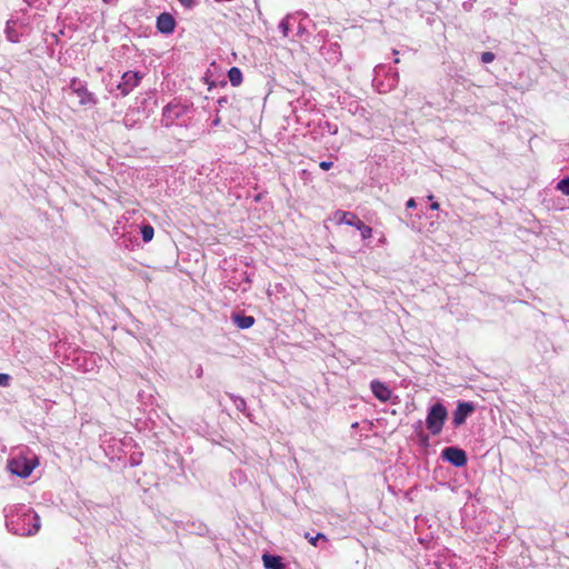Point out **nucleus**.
Masks as SVG:
<instances>
[{
	"instance_id": "obj_17",
	"label": "nucleus",
	"mask_w": 569,
	"mask_h": 569,
	"mask_svg": "<svg viewBox=\"0 0 569 569\" xmlns=\"http://www.w3.org/2000/svg\"><path fill=\"white\" fill-rule=\"evenodd\" d=\"M137 113H139V110L132 109L124 114L122 122L126 128L132 129L136 126L138 122V119L136 118Z\"/></svg>"
},
{
	"instance_id": "obj_8",
	"label": "nucleus",
	"mask_w": 569,
	"mask_h": 569,
	"mask_svg": "<svg viewBox=\"0 0 569 569\" xmlns=\"http://www.w3.org/2000/svg\"><path fill=\"white\" fill-rule=\"evenodd\" d=\"M476 410V406L471 401H458L457 408L452 413V426L458 428L462 426L467 418Z\"/></svg>"
},
{
	"instance_id": "obj_39",
	"label": "nucleus",
	"mask_w": 569,
	"mask_h": 569,
	"mask_svg": "<svg viewBox=\"0 0 569 569\" xmlns=\"http://www.w3.org/2000/svg\"><path fill=\"white\" fill-rule=\"evenodd\" d=\"M428 199H429V200H432V199H433V196H432V194H429V196H428Z\"/></svg>"
},
{
	"instance_id": "obj_11",
	"label": "nucleus",
	"mask_w": 569,
	"mask_h": 569,
	"mask_svg": "<svg viewBox=\"0 0 569 569\" xmlns=\"http://www.w3.org/2000/svg\"><path fill=\"white\" fill-rule=\"evenodd\" d=\"M370 389L373 396L382 402H387L391 398L392 391L386 383L379 380H372L370 382Z\"/></svg>"
},
{
	"instance_id": "obj_30",
	"label": "nucleus",
	"mask_w": 569,
	"mask_h": 569,
	"mask_svg": "<svg viewBox=\"0 0 569 569\" xmlns=\"http://www.w3.org/2000/svg\"><path fill=\"white\" fill-rule=\"evenodd\" d=\"M217 103L220 108H222L226 103H228V98L227 97H220L218 100H217Z\"/></svg>"
},
{
	"instance_id": "obj_9",
	"label": "nucleus",
	"mask_w": 569,
	"mask_h": 569,
	"mask_svg": "<svg viewBox=\"0 0 569 569\" xmlns=\"http://www.w3.org/2000/svg\"><path fill=\"white\" fill-rule=\"evenodd\" d=\"M142 79V74L138 71H127L122 74L121 81L118 84L122 96L129 94L134 88H137Z\"/></svg>"
},
{
	"instance_id": "obj_13",
	"label": "nucleus",
	"mask_w": 569,
	"mask_h": 569,
	"mask_svg": "<svg viewBox=\"0 0 569 569\" xmlns=\"http://www.w3.org/2000/svg\"><path fill=\"white\" fill-rule=\"evenodd\" d=\"M262 561L266 569H284V563L280 556L264 553Z\"/></svg>"
},
{
	"instance_id": "obj_19",
	"label": "nucleus",
	"mask_w": 569,
	"mask_h": 569,
	"mask_svg": "<svg viewBox=\"0 0 569 569\" xmlns=\"http://www.w3.org/2000/svg\"><path fill=\"white\" fill-rule=\"evenodd\" d=\"M296 18L293 16H287L286 18H283L280 23H279V30L280 32L282 33L283 37H288L289 34V29H290V21L291 20H295Z\"/></svg>"
},
{
	"instance_id": "obj_1",
	"label": "nucleus",
	"mask_w": 569,
	"mask_h": 569,
	"mask_svg": "<svg viewBox=\"0 0 569 569\" xmlns=\"http://www.w3.org/2000/svg\"><path fill=\"white\" fill-rule=\"evenodd\" d=\"M4 511L6 527L11 533L28 537L39 531L41 526L40 518L30 507L18 505Z\"/></svg>"
},
{
	"instance_id": "obj_18",
	"label": "nucleus",
	"mask_w": 569,
	"mask_h": 569,
	"mask_svg": "<svg viewBox=\"0 0 569 569\" xmlns=\"http://www.w3.org/2000/svg\"><path fill=\"white\" fill-rule=\"evenodd\" d=\"M227 396L232 400V402L236 406L237 410H239L242 413H246V411H247V402H246V400L242 397L236 396L234 393H227Z\"/></svg>"
},
{
	"instance_id": "obj_12",
	"label": "nucleus",
	"mask_w": 569,
	"mask_h": 569,
	"mask_svg": "<svg viewBox=\"0 0 569 569\" xmlns=\"http://www.w3.org/2000/svg\"><path fill=\"white\" fill-rule=\"evenodd\" d=\"M321 54L330 62H337L341 57L340 46L337 42L329 43L321 48Z\"/></svg>"
},
{
	"instance_id": "obj_31",
	"label": "nucleus",
	"mask_w": 569,
	"mask_h": 569,
	"mask_svg": "<svg viewBox=\"0 0 569 569\" xmlns=\"http://www.w3.org/2000/svg\"><path fill=\"white\" fill-rule=\"evenodd\" d=\"M407 208L409 209H412V208H416L417 207V202L413 198H410L407 203H406Z\"/></svg>"
},
{
	"instance_id": "obj_5",
	"label": "nucleus",
	"mask_w": 569,
	"mask_h": 569,
	"mask_svg": "<svg viewBox=\"0 0 569 569\" xmlns=\"http://www.w3.org/2000/svg\"><path fill=\"white\" fill-rule=\"evenodd\" d=\"M336 218L339 223H343L347 226H351L352 228H357L362 239H369L372 236V228L368 224L363 223L359 217L352 212L349 211H337Z\"/></svg>"
},
{
	"instance_id": "obj_21",
	"label": "nucleus",
	"mask_w": 569,
	"mask_h": 569,
	"mask_svg": "<svg viewBox=\"0 0 569 569\" xmlns=\"http://www.w3.org/2000/svg\"><path fill=\"white\" fill-rule=\"evenodd\" d=\"M557 190L561 191L563 194L569 196V177L561 179L557 183Z\"/></svg>"
},
{
	"instance_id": "obj_36",
	"label": "nucleus",
	"mask_w": 569,
	"mask_h": 569,
	"mask_svg": "<svg viewBox=\"0 0 569 569\" xmlns=\"http://www.w3.org/2000/svg\"><path fill=\"white\" fill-rule=\"evenodd\" d=\"M415 427H416V429H421V427H422V421H421V420H419V421L416 423V426H415Z\"/></svg>"
},
{
	"instance_id": "obj_24",
	"label": "nucleus",
	"mask_w": 569,
	"mask_h": 569,
	"mask_svg": "<svg viewBox=\"0 0 569 569\" xmlns=\"http://www.w3.org/2000/svg\"><path fill=\"white\" fill-rule=\"evenodd\" d=\"M496 56L495 53L490 51L482 52L480 56V60L482 63H490L495 60Z\"/></svg>"
},
{
	"instance_id": "obj_32",
	"label": "nucleus",
	"mask_w": 569,
	"mask_h": 569,
	"mask_svg": "<svg viewBox=\"0 0 569 569\" xmlns=\"http://www.w3.org/2000/svg\"><path fill=\"white\" fill-rule=\"evenodd\" d=\"M220 123H221V118L218 114H216L211 124H212V127H218V126H220Z\"/></svg>"
},
{
	"instance_id": "obj_6",
	"label": "nucleus",
	"mask_w": 569,
	"mask_h": 569,
	"mask_svg": "<svg viewBox=\"0 0 569 569\" xmlns=\"http://www.w3.org/2000/svg\"><path fill=\"white\" fill-rule=\"evenodd\" d=\"M69 89L77 94L81 106H93L97 103V98L93 93L88 91L87 83L78 78H72L69 83Z\"/></svg>"
},
{
	"instance_id": "obj_29",
	"label": "nucleus",
	"mask_w": 569,
	"mask_h": 569,
	"mask_svg": "<svg viewBox=\"0 0 569 569\" xmlns=\"http://www.w3.org/2000/svg\"><path fill=\"white\" fill-rule=\"evenodd\" d=\"M327 128H328V131L331 133V134H336L338 132V127L337 124H331L329 122L326 123Z\"/></svg>"
},
{
	"instance_id": "obj_4",
	"label": "nucleus",
	"mask_w": 569,
	"mask_h": 569,
	"mask_svg": "<svg viewBox=\"0 0 569 569\" xmlns=\"http://www.w3.org/2000/svg\"><path fill=\"white\" fill-rule=\"evenodd\" d=\"M191 104L182 103L180 101H172L168 103L162 110V123L164 127H170L176 121L183 119L191 112Z\"/></svg>"
},
{
	"instance_id": "obj_10",
	"label": "nucleus",
	"mask_w": 569,
	"mask_h": 569,
	"mask_svg": "<svg viewBox=\"0 0 569 569\" xmlns=\"http://www.w3.org/2000/svg\"><path fill=\"white\" fill-rule=\"evenodd\" d=\"M157 30L163 34H171L176 28V20L169 12H162L157 17Z\"/></svg>"
},
{
	"instance_id": "obj_25",
	"label": "nucleus",
	"mask_w": 569,
	"mask_h": 569,
	"mask_svg": "<svg viewBox=\"0 0 569 569\" xmlns=\"http://www.w3.org/2000/svg\"><path fill=\"white\" fill-rule=\"evenodd\" d=\"M194 532L199 536H204L208 532V528L203 523H199L194 529Z\"/></svg>"
},
{
	"instance_id": "obj_26",
	"label": "nucleus",
	"mask_w": 569,
	"mask_h": 569,
	"mask_svg": "<svg viewBox=\"0 0 569 569\" xmlns=\"http://www.w3.org/2000/svg\"><path fill=\"white\" fill-rule=\"evenodd\" d=\"M10 376L7 373H0V387L9 386Z\"/></svg>"
},
{
	"instance_id": "obj_35",
	"label": "nucleus",
	"mask_w": 569,
	"mask_h": 569,
	"mask_svg": "<svg viewBox=\"0 0 569 569\" xmlns=\"http://www.w3.org/2000/svg\"><path fill=\"white\" fill-rule=\"evenodd\" d=\"M420 437H421V440H422L423 442H426V443L428 442V436H427V435H425V433H422V432H421V433H420Z\"/></svg>"
},
{
	"instance_id": "obj_40",
	"label": "nucleus",
	"mask_w": 569,
	"mask_h": 569,
	"mask_svg": "<svg viewBox=\"0 0 569 569\" xmlns=\"http://www.w3.org/2000/svg\"><path fill=\"white\" fill-rule=\"evenodd\" d=\"M102 1H103L104 3H108V2H110L111 0H102Z\"/></svg>"
},
{
	"instance_id": "obj_14",
	"label": "nucleus",
	"mask_w": 569,
	"mask_h": 569,
	"mask_svg": "<svg viewBox=\"0 0 569 569\" xmlns=\"http://www.w3.org/2000/svg\"><path fill=\"white\" fill-rule=\"evenodd\" d=\"M231 320L240 329H249L254 323V318L252 316L242 313H232Z\"/></svg>"
},
{
	"instance_id": "obj_23",
	"label": "nucleus",
	"mask_w": 569,
	"mask_h": 569,
	"mask_svg": "<svg viewBox=\"0 0 569 569\" xmlns=\"http://www.w3.org/2000/svg\"><path fill=\"white\" fill-rule=\"evenodd\" d=\"M389 89L393 88L397 86L398 81H399V74H398V71L396 69H390V77H389Z\"/></svg>"
},
{
	"instance_id": "obj_20",
	"label": "nucleus",
	"mask_w": 569,
	"mask_h": 569,
	"mask_svg": "<svg viewBox=\"0 0 569 569\" xmlns=\"http://www.w3.org/2000/svg\"><path fill=\"white\" fill-rule=\"evenodd\" d=\"M141 237H142V240L144 242H149L152 240L153 238V234H154V230H153V227L150 226V224H143L141 227Z\"/></svg>"
},
{
	"instance_id": "obj_2",
	"label": "nucleus",
	"mask_w": 569,
	"mask_h": 569,
	"mask_svg": "<svg viewBox=\"0 0 569 569\" xmlns=\"http://www.w3.org/2000/svg\"><path fill=\"white\" fill-rule=\"evenodd\" d=\"M447 418L448 411L442 402L438 401L430 406L426 417V426L429 432L432 436H439L443 429Z\"/></svg>"
},
{
	"instance_id": "obj_28",
	"label": "nucleus",
	"mask_w": 569,
	"mask_h": 569,
	"mask_svg": "<svg viewBox=\"0 0 569 569\" xmlns=\"http://www.w3.org/2000/svg\"><path fill=\"white\" fill-rule=\"evenodd\" d=\"M319 167H320L322 170L327 171V170H329V169L332 167V162H331V161H321V162L319 163Z\"/></svg>"
},
{
	"instance_id": "obj_34",
	"label": "nucleus",
	"mask_w": 569,
	"mask_h": 569,
	"mask_svg": "<svg viewBox=\"0 0 569 569\" xmlns=\"http://www.w3.org/2000/svg\"><path fill=\"white\" fill-rule=\"evenodd\" d=\"M439 208H440V204H439L438 202H432V203L430 204V209H431V210H439Z\"/></svg>"
},
{
	"instance_id": "obj_37",
	"label": "nucleus",
	"mask_w": 569,
	"mask_h": 569,
	"mask_svg": "<svg viewBox=\"0 0 569 569\" xmlns=\"http://www.w3.org/2000/svg\"><path fill=\"white\" fill-rule=\"evenodd\" d=\"M298 31L299 32H302L303 31V28L301 27V24L298 26Z\"/></svg>"
},
{
	"instance_id": "obj_22",
	"label": "nucleus",
	"mask_w": 569,
	"mask_h": 569,
	"mask_svg": "<svg viewBox=\"0 0 569 569\" xmlns=\"http://www.w3.org/2000/svg\"><path fill=\"white\" fill-rule=\"evenodd\" d=\"M305 537L309 540V542L312 546H317L319 540H323V541L327 540L326 536L323 533H321V532L317 533L316 536H310V533L307 532L305 535Z\"/></svg>"
},
{
	"instance_id": "obj_33",
	"label": "nucleus",
	"mask_w": 569,
	"mask_h": 569,
	"mask_svg": "<svg viewBox=\"0 0 569 569\" xmlns=\"http://www.w3.org/2000/svg\"><path fill=\"white\" fill-rule=\"evenodd\" d=\"M383 69H385V67H383V66H381V64L377 66V67L375 68V72H376V74H377V76H379V74H380V72H381Z\"/></svg>"
},
{
	"instance_id": "obj_27",
	"label": "nucleus",
	"mask_w": 569,
	"mask_h": 569,
	"mask_svg": "<svg viewBox=\"0 0 569 569\" xmlns=\"http://www.w3.org/2000/svg\"><path fill=\"white\" fill-rule=\"evenodd\" d=\"M180 4L184 8H192L194 6V0H178Z\"/></svg>"
},
{
	"instance_id": "obj_7",
	"label": "nucleus",
	"mask_w": 569,
	"mask_h": 569,
	"mask_svg": "<svg viewBox=\"0 0 569 569\" xmlns=\"http://www.w3.org/2000/svg\"><path fill=\"white\" fill-rule=\"evenodd\" d=\"M441 458L457 468L466 466L468 461L466 451L455 446L442 449Z\"/></svg>"
},
{
	"instance_id": "obj_15",
	"label": "nucleus",
	"mask_w": 569,
	"mask_h": 569,
	"mask_svg": "<svg viewBox=\"0 0 569 569\" xmlns=\"http://www.w3.org/2000/svg\"><path fill=\"white\" fill-rule=\"evenodd\" d=\"M16 20L10 19L7 21L4 29L7 39L13 43L19 42L20 40V33L16 29Z\"/></svg>"
},
{
	"instance_id": "obj_16",
	"label": "nucleus",
	"mask_w": 569,
	"mask_h": 569,
	"mask_svg": "<svg viewBox=\"0 0 569 569\" xmlns=\"http://www.w3.org/2000/svg\"><path fill=\"white\" fill-rule=\"evenodd\" d=\"M228 78L233 87H238L242 82V72L238 67H232L228 71Z\"/></svg>"
},
{
	"instance_id": "obj_3",
	"label": "nucleus",
	"mask_w": 569,
	"mask_h": 569,
	"mask_svg": "<svg viewBox=\"0 0 569 569\" xmlns=\"http://www.w3.org/2000/svg\"><path fill=\"white\" fill-rule=\"evenodd\" d=\"M38 465L37 457L28 458L22 455H17L8 460L7 468L12 473L20 478H27L31 475Z\"/></svg>"
},
{
	"instance_id": "obj_38",
	"label": "nucleus",
	"mask_w": 569,
	"mask_h": 569,
	"mask_svg": "<svg viewBox=\"0 0 569 569\" xmlns=\"http://www.w3.org/2000/svg\"><path fill=\"white\" fill-rule=\"evenodd\" d=\"M399 62H400L399 58H396L395 63H399Z\"/></svg>"
}]
</instances>
